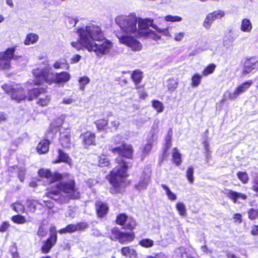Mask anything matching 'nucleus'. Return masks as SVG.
<instances>
[{"label":"nucleus","instance_id":"obj_24","mask_svg":"<svg viewBox=\"0 0 258 258\" xmlns=\"http://www.w3.org/2000/svg\"><path fill=\"white\" fill-rule=\"evenodd\" d=\"M96 211L99 217L104 216L108 211V207L101 202H97L96 204Z\"/></svg>","mask_w":258,"mask_h":258},{"label":"nucleus","instance_id":"obj_12","mask_svg":"<svg viewBox=\"0 0 258 258\" xmlns=\"http://www.w3.org/2000/svg\"><path fill=\"white\" fill-rule=\"evenodd\" d=\"M151 173V171L149 168L145 169L139 182L135 185L137 189L141 191L146 189L150 182Z\"/></svg>","mask_w":258,"mask_h":258},{"label":"nucleus","instance_id":"obj_55","mask_svg":"<svg viewBox=\"0 0 258 258\" xmlns=\"http://www.w3.org/2000/svg\"><path fill=\"white\" fill-rule=\"evenodd\" d=\"M10 226L9 224L7 222H4L0 226V232H6Z\"/></svg>","mask_w":258,"mask_h":258},{"label":"nucleus","instance_id":"obj_42","mask_svg":"<svg viewBox=\"0 0 258 258\" xmlns=\"http://www.w3.org/2000/svg\"><path fill=\"white\" fill-rule=\"evenodd\" d=\"M139 244L143 247L146 248L151 247L154 245V241L148 238H145L142 239L140 242Z\"/></svg>","mask_w":258,"mask_h":258},{"label":"nucleus","instance_id":"obj_3","mask_svg":"<svg viewBox=\"0 0 258 258\" xmlns=\"http://www.w3.org/2000/svg\"><path fill=\"white\" fill-rule=\"evenodd\" d=\"M115 21L124 33L116 35L119 42L131 48L134 51H140L142 48L141 43L135 39L139 37L137 26L138 17L135 14L128 16L120 15L115 18Z\"/></svg>","mask_w":258,"mask_h":258},{"label":"nucleus","instance_id":"obj_46","mask_svg":"<svg viewBox=\"0 0 258 258\" xmlns=\"http://www.w3.org/2000/svg\"><path fill=\"white\" fill-rule=\"evenodd\" d=\"M121 233V232H120L117 228H113L111 230L110 238L112 240H119Z\"/></svg>","mask_w":258,"mask_h":258},{"label":"nucleus","instance_id":"obj_43","mask_svg":"<svg viewBox=\"0 0 258 258\" xmlns=\"http://www.w3.org/2000/svg\"><path fill=\"white\" fill-rule=\"evenodd\" d=\"M164 20L167 22H176L181 21L182 18L180 16L169 15L164 17Z\"/></svg>","mask_w":258,"mask_h":258},{"label":"nucleus","instance_id":"obj_20","mask_svg":"<svg viewBox=\"0 0 258 258\" xmlns=\"http://www.w3.org/2000/svg\"><path fill=\"white\" fill-rule=\"evenodd\" d=\"M49 142L47 140L41 141L37 147V151L40 154H45L47 153L49 149Z\"/></svg>","mask_w":258,"mask_h":258},{"label":"nucleus","instance_id":"obj_9","mask_svg":"<svg viewBox=\"0 0 258 258\" xmlns=\"http://www.w3.org/2000/svg\"><path fill=\"white\" fill-rule=\"evenodd\" d=\"M15 48H9L5 52H0V68L8 70L10 68V61L12 58L18 59V57L14 55Z\"/></svg>","mask_w":258,"mask_h":258},{"label":"nucleus","instance_id":"obj_33","mask_svg":"<svg viewBox=\"0 0 258 258\" xmlns=\"http://www.w3.org/2000/svg\"><path fill=\"white\" fill-rule=\"evenodd\" d=\"M178 81L176 79H169L167 82V87L170 91H174L178 86Z\"/></svg>","mask_w":258,"mask_h":258},{"label":"nucleus","instance_id":"obj_61","mask_svg":"<svg viewBox=\"0 0 258 258\" xmlns=\"http://www.w3.org/2000/svg\"><path fill=\"white\" fill-rule=\"evenodd\" d=\"M37 234L39 236H44L46 233L42 227H40L37 232Z\"/></svg>","mask_w":258,"mask_h":258},{"label":"nucleus","instance_id":"obj_59","mask_svg":"<svg viewBox=\"0 0 258 258\" xmlns=\"http://www.w3.org/2000/svg\"><path fill=\"white\" fill-rule=\"evenodd\" d=\"M185 252V250L183 247H180L176 249L175 252L177 253V256L181 257L183 256V254Z\"/></svg>","mask_w":258,"mask_h":258},{"label":"nucleus","instance_id":"obj_14","mask_svg":"<svg viewBox=\"0 0 258 258\" xmlns=\"http://www.w3.org/2000/svg\"><path fill=\"white\" fill-rule=\"evenodd\" d=\"M224 15L225 13L222 10L215 11L212 13L208 14L204 21V27L207 29H209L211 28L212 23L216 19H220L224 17Z\"/></svg>","mask_w":258,"mask_h":258},{"label":"nucleus","instance_id":"obj_64","mask_svg":"<svg viewBox=\"0 0 258 258\" xmlns=\"http://www.w3.org/2000/svg\"><path fill=\"white\" fill-rule=\"evenodd\" d=\"M171 137L170 135H168L166 138V147L167 150H168L171 146Z\"/></svg>","mask_w":258,"mask_h":258},{"label":"nucleus","instance_id":"obj_22","mask_svg":"<svg viewBox=\"0 0 258 258\" xmlns=\"http://www.w3.org/2000/svg\"><path fill=\"white\" fill-rule=\"evenodd\" d=\"M121 253L122 255L129 258H136L137 253L135 249L128 247H123L121 249Z\"/></svg>","mask_w":258,"mask_h":258},{"label":"nucleus","instance_id":"obj_40","mask_svg":"<svg viewBox=\"0 0 258 258\" xmlns=\"http://www.w3.org/2000/svg\"><path fill=\"white\" fill-rule=\"evenodd\" d=\"M216 65L211 63L208 65L203 71L202 75L203 76H207L212 74L215 70Z\"/></svg>","mask_w":258,"mask_h":258},{"label":"nucleus","instance_id":"obj_6","mask_svg":"<svg viewBox=\"0 0 258 258\" xmlns=\"http://www.w3.org/2000/svg\"><path fill=\"white\" fill-rule=\"evenodd\" d=\"M2 88L7 93L11 92L12 98L16 100L18 102L25 100L27 98L28 100H32L39 95L45 92L43 88H34L32 90H29L27 96H26L22 88L19 87L18 85L15 88H12L10 85L5 84L2 86Z\"/></svg>","mask_w":258,"mask_h":258},{"label":"nucleus","instance_id":"obj_32","mask_svg":"<svg viewBox=\"0 0 258 258\" xmlns=\"http://www.w3.org/2000/svg\"><path fill=\"white\" fill-rule=\"evenodd\" d=\"M110 162L108 157L101 155L98 157V165L100 167H106L109 165Z\"/></svg>","mask_w":258,"mask_h":258},{"label":"nucleus","instance_id":"obj_48","mask_svg":"<svg viewBox=\"0 0 258 258\" xmlns=\"http://www.w3.org/2000/svg\"><path fill=\"white\" fill-rule=\"evenodd\" d=\"M127 218L125 214H120L116 218V223L121 225H123L125 222H126Z\"/></svg>","mask_w":258,"mask_h":258},{"label":"nucleus","instance_id":"obj_35","mask_svg":"<svg viewBox=\"0 0 258 258\" xmlns=\"http://www.w3.org/2000/svg\"><path fill=\"white\" fill-rule=\"evenodd\" d=\"M152 106L158 113L162 112L164 109L163 104L158 100H153L152 101Z\"/></svg>","mask_w":258,"mask_h":258},{"label":"nucleus","instance_id":"obj_7","mask_svg":"<svg viewBox=\"0 0 258 258\" xmlns=\"http://www.w3.org/2000/svg\"><path fill=\"white\" fill-rule=\"evenodd\" d=\"M253 84L252 80H248L237 87L233 93L227 91L224 95L222 101L226 99L234 100L238 95L245 92Z\"/></svg>","mask_w":258,"mask_h":258},{"label":"nucleus","instance_id":"obj_34","mask_svg":"<svg viewBox=\"0 0 258 258\" xmlns=\"http://www.w3.org/2000/svg\"><path fill=\"white\" fill-rule=\"evenodd\" d=\"M132 78L135 83L137 85L139 83L142 79V72L139 70L135 71L132 74Z\"/></svg>","mask_w":258,"mask_h":258},{"label":"nucleus","instance_id":"obj_63","mask_svg":"<svg viewBox=\"0 0 258 258\" xmlns=\"http://www.w3.org/2000/svg\"><path fill=\"white\" fill-rule=\"evenodd\" d=\"M76 211V208H70L69 210V216L71 217H75Z\"/></svg>","mask_w":258,"mask_h":258},{"label":"nucleus","instance_id":"obj_23","mask_svg":"<svg viewBox=\"0 0 258 258\" xmlns=\"http://www.w3.org/2000/svg\"><path fill=\"white\" fill-rule=\"evenodd\" d=\"M135 238V235L133 232L129 233H122L119 237V241L121 243H125L131 242L134 240Z\"/></svg>","mask_w":258,"mask_h":258},{"label":"nucleus","instance_id":"obj_52","mask_svg":"<svg viewBox=\"0 0 258 258\" xmlns=\"http://www.w3.org/2000/svg\"><path fill=\"white\" fill-rule=\"evenodd\" d=\"M120 125L118 119H114L110 121V127L114 130H116Z\"/></svg>","mask_w":258,"mask_h":258},{"label":"nucleus","instance_id":"obj_56","mask_svg":"<svg viewBox=\"0 0 258 258\" xmlns=\"http://www.w3.org/2000/svg\"><path fill=\"white\" fill-rule=\"evenodd\" d=\"M184 36V32H179L176 33L174 35V39L175 40L177 41H179L182 39Z\"/></svg>","mask_w":258,"mask_h":258},{"label":"nucleus","instance_id":"obj_38","mask_svg":"<svg viewBox=\"0 0 258 258\" xmlns=\"http://www.w3.org/2000/svg\"><path fill=\"white\" fill-rule=\"evenodd\" d=\"M237 176L238 178L242 182V183L246 184L248 182L249 177L246 172H238Z\"/></svg>","mask_w":258,"mask_h":258},{"label":"nucleus","instance_id":"obj_29","mask_svg":"<svg viewBox=\"0 0 258 258\" xmlns=\"http://www.w3.org/2000/svg\"><path fill=\"white\" fill-rule=\"evenodd\" d=\"M161 187L165 191L168 200L172 201L176 200L177 196L176 194L173 193L166 185L161 184Z\"/></svg>","mask_w":258,"mask_h":258},{"label":"nucleus","instance_id":"obj_2","mask_svg":"<svg viewBox=\"0 0 258 258\" xmlns=\"http://www.w3.org/2000/svg\"><path fill=\"white\" fill-rule=\"evenodd\" d=\"M40 176L45 177L53 186H56V189L52 188L47 193V197L58 201L60 203H67L70 197L76 199L80 197V192L75 186V182L70 179L68 182L64 180V177L60 174L55 173L52 174L50 171L46 169H41L38 171ZM53 187V186H52Z\"/></svg>","mask_w":258,"mask_h":258},{"label":"nucleus","instance_id":"obj_26","mask_svg":"<svg viewBox=\"0 0 258 258\" xmlns=\"http://www.w3.org/2000/svg\"><path fill=\"white\" fill-rule=\"evenodd\" d=\"M58 160H57L53 162V163H58L60 162H63L68 163L69 165H71L72 164V160L69 157V156L64 153L61 150H58Z\"/></svg>","mask_w":258,"mask_h":258},{"label":"nucleus","instance_id":"obj_54","mask_svg":"<svg viewBox=\"0 0 258 258\" xmlns=\"http://www.w3.org/2000/svg\"><path fill=\"white\" fill-rule=\"evenodd\" d=\"M251 189L253 191L258 192V176L253 179Z\"/></svg>","mask_w":258,"mask_h":258},{"label":"nucleus","instance_id":"obj_17","mask_svg":"<svg viewBox=\"0 0 258 258\" xmlns=\"http://www.w3.org/2000/svg\"><path fill=\"white\" fill-rule=\"evenodd\" d=\"M83 140V143L87 147L90 145H95V135L94 133L91 132H86L81 135Z\"/></svg>","mask_w":258,"mask_h":258},{"label":"nucleus","instance_id":"obj_53","mask_svg":"<svg viewBox=\"0 0 258 258\" xmlns=\"http://www.w3.org/2000/svg\"><path fill=\"white\" fill-rule=\"evenodd\" d=\"M82 56L79 54L74 55L70 59V62L72 64L78 62L81 59Z\"/></svg>","mask_w":258,"mask_h":258},{"label":"nucleus","instance_id":"obj_36","mask_svg":"<svg viewBox=\"0 0 258 258\" xmlns=\"http://www.w3.org/2000/svg\"><path fill=\"white\" fill-rule=\"evenodd\" d=\"M176 208L179 214L181 216H184L186 214V209L185 205L182 202H178L176 205Z\"/></svg>","mask_w":258,"mask_h":258},{"label":"nucleus","instance_id":"obj_49","mask_svg":"<svg viewBox=\"0 0 258 258\" xmlns=\"http://www.w3.org/2000/svg\"><path fill=\"white\" fill-rule=\"evenodd\" d=\"M136 225L135 220L132 218H128L126 220V227L130 229H134Z\"/></svg>","mask_w":258,"mask_h":258},{"label":"nucleus","instance_id":"obj_16","mask_svg":"<svg viewBox=\"0 0 258 258\" xmlns=\"http://www.w3.org/2000/svg\"><path fill=\"white\" fill-rule=\"evenodd\" d=\"M51 235L43 245L41 250L43 253H47L51 248L55 244L57 240V234L54 227L50 228Z\"/></svg>","mask_w":258,"mask_h":258},{"label":"nucleus","instance_id":"obj_41","mask_svg":"<svg viewBox=\"0 0 258 258\" xmlns=\"http://www.w3.org/2000/svg\"><path fill=\"white\" fill-rule=\"evenodd\" d=\"M194 170L192 166L188 167L186 172V177L191 184L193 183L194 181Z\"/></svg>","mask_w":258,"mask_h":258},{"label":"nucleus","instance_id":"obj_37","mask_svg":"<svg viewBox=\"0 0 258 258\" xmlns=\"http://www.w3.org/2000/svg\"><path fill=\"white\" fill-rule=\"evenodd\" d=\"M153 141V136L148 140V143L145 146L143 151V154L144 156L148 154L152 149Z\"/></svg>","mask_w":258,"mask_h":258},{"label":"nucleus","instance_id":"obj_30","mask_svg":"<svg viewBox=\"0 0 258 258\" xmlns=\"http://www.w3.org/2000/svg\"><path fill=\"white\" fill-rule=\"evenodd\" d=\"M90 82V79L87 76L80 77L79 79V86L80 90L84 91L86 85Z\"/></svg>","mask_w":258,"mask_h":258},{"label":"nucleus","instance_id":"obj_4","mask_svg":"<svg viewBox=\"0 0 258 258\" xmlns=\"http://www.w3.org/2000/svg\"><path fill=\"white\" fill-rule=\"evenodd\" d=\"M33 74L35 77L34 83L36 85L44 83L48 84L64 83L71 79V75L67 72L53 73L51 68L47 64L34 70Z\"/></svg>","mask_w":258,"mask_h":258},{"label":"nucleus","instance_id":"obj_27","mask_svg":"<svg viewBox=\"0 0 258 258\" xmlns=\"http://www.w3.org/2000/svg\"><path fill=\"white\" fill-rule=\"evenodd\" d=\"M54 68L56 69H67L68 70L70 68V65L65 59H60L56 61L53 65Z\"/></svg>","mask_w":258,"mask_h":258},{"label":"nucleus","instance_id":"obj_10","mask_svg":"<svg viewBox=\"0 0 258 258\" xmlns=\"http://www.w3.org/2000/svg\"><path fill=\"white\" fill-rule=\"evenodd\" d=\"M258 70V58L256 56L247 57L243 63V74H247Z\"/></svg>","mask_w":258,"mask_h":258},{"label":"nucleus","instance_id":"obj_62","mask_svg":"<svg viewBox=\"0 0 258 258\" xmlns=\"http://www.w3.org/2000/svg\"><path fill=\"white\" fill-rule=\"evenodd\" d=\"M251 233L253 235H258V225H253L252 227Z\"/></svg>","mask_w":258,"mask_h":258},{"label":"nucleus","instance_id":"obj_50","mask_svg":"<svg viewBox=\"0 0 258 258\" xmlns=\"http://www.w3.org/2000/svg\"><path fill=\"white\" fill-rule=\"evenodd\" d=\"M64 120V116L62 115L58 118H56L53 122V125L54 126L59 127L61 126L63 123Z\"/></svg>","mask_w":258,"mask_h":258},{"label":"nucleus","instance_id":"obj_57","mask_svg":"<svg viewBox=\"0 0 258 258\" xmlns=\"http://www.w3.org/2000/svg\"><path fill=\"white\" fill-rule=\"evenodd\" d=\"M233 219L234 220V222H238V223H240L242 221V217L240 214H234Z\"/></svg>","mask_w":258,"mask_h":258},{"label":"nucleus","instance_id":"obj_45","mask_svg":"<svg viewBox=\"0 0 258 258\" xmlns=\"http://www.w3.org/2000/svg\"><path fill=\"white\" fill-rule=\"evenodd\" d=\"M11 207L16 212H23L25 210L24 206L20 202H16L11 205Z\"/></svg>","mask_w":258,"mask_h":258},{"label":"nucleus","instance_id":"obj_28","mask_svg":"<svg viewBox=\"0 0 258 258\" xmlns=\"http://www.w3.org/2000/svg\"><path fill=\"white\" fill-rule=\"evenodd\" d=\"M172 160L177 166H179L181 162V155L177 148H174L172 151Z\"/></svg>","mask_w":258,"mask_h":258},{"label":"nucleus","instance_id":"obj_8","mask_svg":"<svg viewBox=\"0 0 258 258\" xmlns=\"http://www.w3.org/2000/svg\"><path fill=\"white\" fill-rule=\"evenodd\" d=\"M153 20L150 18L142 19L138 18V30L139 37H148L153 34V31L149 29V27L152 26Z\"/></svg>","mask_w":258,"mask_h":258},{"label":"nucleus","instance_id":"obj_21","mask_svg":"<svg viewBox=\"0 0 258 258\" xmlns=\"http://www.w3.org/2000/svg\"><path fill=\"white\" fill-rule=\"evenodd\" d=\"M240 30L244 32L249 33L252 29V25L250 20L247 18H244L241 20Z\"/></svg>","mask_w":258,"mask_h":258},{"label":"nucleus","instance_id":"obj_51","mask_svg":"<svg viewBox=\"0 0 258 258\" xmlns=\"http://www.w3.org/2000/svg\"><path fill=\"white\" fill-rule=\"evenodd\" d=\"M248 214L249 218L251 220H253L258 216V211L252 208L249 210Z\"/></svg>","mask_w":258,"mask_h":258},{"label":"nucleus","instance_id":"obj_15","mask_svg":"<svg viewBox=\"0 0 258 258\" xmlns=\"http://www.w3.org/2000/svg\"><path fill=\"white\" fill-rule=\"evenodd\" d=\"M222 192L231 200L234 203H240V200L245 201L247 198V196L245 194L236 192L230 189H224Z\"/></svg>","mask_w":258,"mask_h":258},{"label":"nucleus","instance_id":"obj_31","mask_svg":"<svg viewBox=\"0 0 258 258\" xmlns=\"http://www.w3.org/2000/svg\"><path fill=\"white\" fill-rule=\"evenodd\" d=\"M203 75H200L198 73L195 74L191 78V85L192 87H198L201 82Z\"/></svg>","mask_w":258,"mask_h":258},{"label":"nucleus","instance_id":"obj_58","mask_svg":"<svg viewBox=\"0 0 258 258\" xmlns=\"http://www.w3.org/2000/svg\"><path fill=\"white\" fill-rule=\"evenodd\" d=\"M147 258H167V256L165 254L160 252L157 253L154 256H149Z\"/></svg>","mask_w":258,"mask_h":258},{"label":"nucleus","instance_id":"obj_19","mask_svg":"<svg viewBox=\"0 0 258 258\" xmlns=\"http://www.w3.org/2000/svg\"><path fill=\"white\" fill-rule=\"evenodd\" d=\"M71 133L69 131H66L60 133L59 140L62 146L69 148L71 145Z\"/></svg>","mask_w":258,"mask_h":258},{"label":"nucleus","instance_id":"obj_39","mask_svg":"<svg viewBox=\"0 0 258 258\" xmlns=\"http://www.w3.org/2000/svg\"><path fill=\"white\" fill-rule=\"evenodd\" d=\"M95 123L98 130H104L108 124V121L104 119H100L96 120Z\"/></svg>","mask_w":258,"mask_h":258},{"label":"nucleus","instance_id":"obj_60","mask_svg":"<svg viewBox=\"0 0 258 258\" xmlns=\"http://www.w3.org/2000/svg\"><path fill=\"white\" fill-rule=\"evenodd\" d=\"M74 100L71 98H64L62 100V103L69 105L73 103Z\"/></svg>","mask_w":258,"mask_h":258},{"label":"nucleus","instance_id":"obj_47","mask_svg":"<svg viewBox=\"0 0 258 258\" xmlns=\"http://www.w3.org/2000/svg\"><path fill=\"white\" fill-rule=\"evenodd\" d=\"M50 101V97L49 96H46L44 98L40 97L37 102V103L41 106H47Z\"/></svg>","mask_w":258,"mask_h":258},{"label":"nucleus","instance_id":"obj_5","mask_svg":"<svg viewBox=\"0 0 258 258\" xmlns=\"http://www.w3.org/2000/svg\"><path fill=\"white\" fill-rule=\"evenodd\" d=\"M118 165L116 166L107 177L110 184L114 188L115 191L111 192H120L125 185L127 176V166L126 163L119 158L116 159Z\"/></svg>","mask_w":258,"mask_h":258},{"label":"nucleus","instance_id":"obj_44","mask_svg":"<svg viewBox=\"0 0 258 258\" xmlns=\"http://www.w3.org/2000/svg\"><path fill=\"white\" fill-rule=\"evenodd\" d=\"M12 220L14 223L20 224H24L27 222L25 218L20 215L13 216Z\"/></svg>","mask_w":258,"mask_h":258},{"label":"nucleus","instance_id":"obj_13","mask_svg":"<svg viewBox=\"0 0 258 258\" xmlns=\"http://www.w3.org/2000/svg\"><path fill=\"white\" fill-rule=\"evenodd\" d=\"M43 204L41 203L36 200H28L27 201V207L32 213H35L38 210L41 211L44 205L49 208H51L52 204L49 201L43 200Z\"/></svg>","mask_w":258,"mask_h":258},{"label":"nucleus","instance_id":"obj_18","mask_svg":"<svg viewBox=\"0 0 258 258\" xmlns=\"http://www.w3.org/2000/svg\"><path fill=\"white\" fill-rule=\"evenodd\" d=\"M87 225L85 223H79L77 225L70 224L66 228L60 229L58 232L60 234H64L66 233H72L75 232L78 230H81L85 228Z\"/></svg>","mask_w":258,"mask_h":258},{"label":"nucleus","instance_id":"obj_1","mask_svg":"<svg viewBox=\"0 0 258 258\" xmlns=\"http://www.w3.org/2000/svg\"><path fill=\"white\" fill-rule=\"evenodd\" d=\"M77 33L79 40L71 43V46L77 50L86 49L90 52H94L99 58L108 55L111 51L113 43L104 38L99 27L90 24L79 28Z\"/></svg>","mask_w":258,"mask_h":258},{"label":"nucleus","instance_id":"obj_11","mask_svg":"<svg viewBox=\"0 0 258 258\" xmlns=\"http://www.w3.org/2000/svg\"><path fill=\"white\" fill-rule=\"evenodd\" d=\"M110 150L114 154L127 158H131L133 153L132 146L131 145L124 144L120 146L112 148Z\"/></svg>","mask_w":258,"mask_h":258},{"label":"nucleus","instance_id":"obj_25","mask_svg":"<svg viewBox=\"0 0 258 258\" xmlns=\"http://www.w3.org/2000/svg\"><path fill=\"white\" fill-rule=\"evenodd\" d=\"M38 35L31 33L27 35L24 40V44L26 45H29L35 43L38 40Z\"/></svg>","mask_w":258,"mask_h":258}]
</instances>
